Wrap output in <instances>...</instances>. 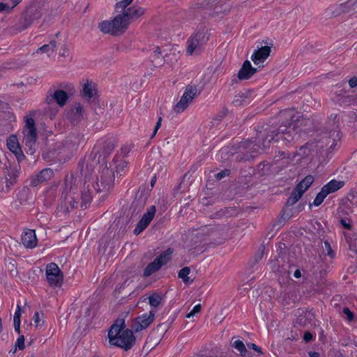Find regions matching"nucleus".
Segmentation results:
<instances>
[{
	"mask_svg": "<svg viewBox=\"0 0 357 357\" xmlns=\"http://www.w3.org/2000/svg\"><path fill=\"white\" fill-rule=\"evenodd\" d=\"M26 130V132L24 134L23 140H37L38 139V133H37L36 128L28 129Z\"/></svg>",
	"mask_w": 357,
	"mask_h": 357,
	"instance_id": "c03bdc74",
	"label": "nucleus"
},
{
	"mask_svg": "<svg viewBox=\"0 0 357 357\" xmlns=\"http://www.w3.org/2000/svg\"><path fill=\"white\" fill-rule=\"evenodd\" d=\"M161 122H162V118L161 117H159L155 126V128H154V130H153V134L151 136V138L152 139L153 137H155V135H156L158 129L160 128L161 126Z\"/></svg>",
	"mask_w": 357,
	"mask_h": 357,
	"instance_id": "338daca9",
	"label": "nucleus"
},
{
	"mask_svg": "<svg viewBox=\"0 0 357 357\" xmlns=\"http://www.w3.org/2000/svg\"><path fill=\"white\" fill-rule=\"evenodd\" d=\"M340 222L344 229H346L347 230H351L352 225L349 222H347L345 219H344V218L340 219Z\"/></svg>",
	"mask_w": 357,
	"mask_h": 357,
	"instance_id": "69168bd1",
	"label": "nucleus"
},
{
	"mask_svg": "<svg viewBox=\"0 0 357 357\" xmlns=\"http://www.w3.org/2000/svg\"><path fill=\"white\" fill-rule=\"evenodd\" d=\"M229 111L227 107H223L222 109L218 114L215 120L221 121L225 116H227Z\"/></svg>",
	"mask_w": 357,
	"mask_h": 357,
	"instance_id": "e2e57ef3",
	"label": "nucleus"
},
{
	"mask_svg": "<svg viewBox=\"0 0 357 357\" xmlns=\"http://www.w3.org/2000/svg\"><path fill=\"white\" fill-rule=\"evenodd\" d=\"M151 189H149L146 185H142L136 193L134 200L132 201L129 212L131 213V218L137 216L144 209L148 198L150 196Z\"/></svg>",
	"mask_w": 357,
	"mask_h": 357,
	"instance_id": "20e7f679",
	"label": "nucleus"
},
{
	"mask_svg": "<svg viewBox=\"0 0 357 357\" xmlns=\"http://www.w3.org/2000/svg\"><path fill=\"white\" fill-rule=\"evenodd\" d=\"M54 176V172L50 168H45L36 175L31 176L30 185L36 187L39 184L50 180Z\"/></svg>",
	"mask_w": 357,
	"mask_h": 357,
	"instance_id": "f3484780",
	"label": "nucleus"
},
{
	"mask_svg": "<svg viewBox=\"0 0 357 357\" xmlns=\"http://www.w3.org/2000/svg\"><path fill=\"white\" fill-rule=\"evenodd\" d=\"M338 98L337 101L340 102V103L342 104H347L350 105L351 102L354 100L353 98L350 96H342L341 93L337 95Z\"/></svg>",
	"mask_w": 357,
	"mask_h": 357,
	"instance_id": "603ef678",
	"label": "nucleus"
},
{
	"mask_svg": "<svg viewBox=\"0 0 357 357\" xmlns=\"http://www.w3.org/2000/svg\"><path fill=\"white\" fill-rule=\"evenodd\" d=\"M324 246L327 250L328 255L330 256L331 258H333L335 257V252L332 250L331 244L328 241H324Z\"/></svg>",
	"mask_w": 357,
	"mask_h": 357,
	"instance_id": "052dcab7",
	"label": "nucleus"
},
{
	"mask_svg": "<svg viewBox=\"0 0 357 357\" xmlns=\"http://www.w3.org/2000/svg\"><path fill=\"white\" fill-rule=\"evenodd\" d=\"M303 195L302 192H300L299 190H297L296 188L292 190L285 203V206L281 211V218L283 220H289L293 215L292 209H288L287 208L294 205L301 198Z\"/></svg>",
	"mask_w": 357,
	"mask_h": 357,
	"instance_id": "4468645a",
	"label": "nucleus"
},
{
	"mask_svg": "<svg viewBox=\"0 0 357 357\" xmlns=\"http://www.w3.org/2000/svg\"><path fill=\"white\" fill-rule=\"evenodd\" d=\"M248 142H245V141H242L237 144H230L228 146H227V149H228L227 153H230L231 155H234L235 153H239L240 151H246L248 146H246Z\"/></svg>",
	"mask_w": 357,
	"mask_h": 357,
	"instance_id": "c756f323",
	"label": "nucleus"
},
{
	"mask_svg": "<svg viewBox=\"0 0 357 357\" xmlns=\"http://www.w3.org/2000/svg\"><path fill=\"white\" fill-rule=\"evenodd\" d=\"M190 273V269L189 267L185 266L181 268L178 273V276L179 278L182 279L185 284H189L192 282V280H190L188 276Z\"/></svg>",
	"mask_w": 357,
	"mask_h": 357,
	"instance_id": "e433bc0d",
	"label": "nucleus"
},
{
	"mask_svg": "<svg viewBox=\"0 0 357 357\" xmlns=\"http://www.w3.org/2000/svg\"><path fill=\"white\" fill-rule=\"evenodd\" d=\"M209 36L210 33L206 27H199L188 40L187 53L192 54L196 49L201 47L208 40Z\"/></svg>",
	"mask_w": 357,
	"mask_h": 357,
	"instance_id": "423d86ee",
	"label": "nucleus"
},
{
	"mask_svg": "<svg viewBox=\"0 0 357 357\" xmlns=\"http://www.w3.org/2000/svg\"><path fill=\"white\" fill-rule=\"evenodd\" d=\"M99 162V158H96L95 160L93 161L92 160L89 159V155L79 162L78 168L80 169L81 174L84 176L85 179L90 177L95 166Z\"/></svg>",
	"mask_w": 357,
	"mask_h": 357,
	"instance_id": "dca6fc26",
	"label": "nucleus"
},
{
	"mask_svg": "<svg viewBox=\"0 0 357 357\" xmlns=\"http://www.w3.org/2000/svg\"><path fill=\"white\" fill-rule=\"evenodd\" d=\"M235 212L236 209L233 207H225L213 213L211 217L214 219L228 218L232 216Z\"/></svg>",
	"mask_w": 357,
	"mask_h": 357,
	"instance_id": "bb28decb",
	"label": "nucleus"
},
{
	"mask_svg": "<svg viewBox=\"0 0 357 357\" xmlns=\"http://www.w3.org/2000/svg\"><path fill=\"white\" fill-rule=\"evenodd\" d=\"M69 98L68 93L62 89H57L53 94H50L46 98L47 104H50L52 102L55 101L60 107L64 106Z\"/></svg>",
	"mask_w": 357,
	"mask_h": 357,
	"instance_id": "aec40b11",
	"label": "nucleus"
},
{
	"mask_svg": "<svg viewBox=\"0 0 357 357\" xmlns=\"http://www.w3.org/2000/svg\"><path fill=\"white\" fill-rule=\"evenodd\" d=\"M115 146L116 145L113 140L107 139L102 142L101 145L98 144L93 147L91 153L90 155H89V159L93 161L96 158L97 155H98V158L99 159L101 157L105 159L110 155V153L114 149Z\"/></svg>",
	"mask_w": 357,
	"mask_h": 357,
	"instance_id": "f8f14e48",
	"label": "nucleus"
},
{
	"mask_svg": "<svg viewBox=\"0 0 357 357\" xmlns=\"http://www.w3.org/2000/svg\"><path fill=\"white\" fill-rule=\"evenodd\" d=\"M327 196L328 195L325 191L323 189H321V191L317 195L315 199H314L312 204L315 206H319L321 204Z\"/></svg>",
	"mask_w": 357,
	"mask_h": 357,
	"instance_id": "a18cd8bd",
	"label": "nucleus"
},
{
	"mask_svg": "<svg viewBox=\"0 0 357 357\" xmlns=\"http://www.w3.org/2000/svg\"><path fill=\"white\" fill-rule=\"evenodd\" d=\"M162 266V263H159L155 259L153 261L149 264L144 270L143 275L144 277H149L153 273L158 271Z\"/></svg>",
	"mask_w": 357,
	"mask_h": 357,
	"instance_id": "c85d7f7f",
	"label": "nucleus"
},
{
	"mask_svg": "<svg viewBox=\"0 0 357 357\" xmlns=\"http://www.w3.org/2000/svg\"><path fill=\"white\" fill-rule=\"evenodd\" d=\"M156 212V208L155 206H151L147 208L146 212L142 215V218L136 225L133 233L135 235H138L142 233L151 223L153 219Z\"/></svg>",
	"mask_w": 357,
	"mask_h": 357,
	"instance_id": "2eb2a0df",
	"label": "nucleus"
},
{
	"mask_svg": "<svg viewBox=\"0 0 357 357\" xmlns=\"http://www.w3.org/2000/svg\"><path fill=\"white\" fill-rule=\"evenodd\" d=\"M47 280L51 287H61L63 280V274L55 263L47 265L45 273Z\"/></svg>",
	"mask_w": 357,
	"mask_h": 357,
	"instance_id": "9b49d317",
	"label": "nucleus"
},
{
	"mask_svg": "<svg viewBox=\"0 0 357 357\" xmlns=\"http://www.w3.org/2000/svg\"><path fill=\"white\" fill-rule=\"evenodd\" d=\"M255 158V155L249 153L248 151H243L238 153L236 155V161L238 162H252Z\"/></svg>",
	"mask_w": 357,
	"mask_h": 357,
	"instance_id": "7c9ffc66",
	"label": "nucleus"
},
{
	"mask_svg": "<svg viewBox=\"0 0 357 357\" xmlns=\"http://www.w3.org/2000/svg\"><path fill=\"white\" fill-rule=\"evenodd\" d=\"M13 153L15 155L19 163L25 158V155L24 154L21 147L17 149L15 152H13Z\"/></svg>",
	"mask_w": 357,
	"mask_h": 357,
	"instance_id": "13d9d810",
	"label": "nucleus"
},
{
	"mask_svg": "<svg viewBox=\"0 0 357 357\" xmlns=\"http://www.w3.org/2000/svg\"><path fill=\"white\" fill-rule=\"evenodd\" d=\"M7 148L10 152H15L17 149H20L21 146L18 142V139L15 135H10L6 141Z\"/></svg>",
	"mask_w": 357,
	"mask_h": 357,
	"instance_id": "473e14b6",
	"label": "nucleus"
},
{
	"mask_svg": "<svg viewBox=\"0 0 357 357\" xmlns=\"http://www.w3.org/2000/svg\"><path fill=\"white\" fill-rule=\"evenodd\" d=\"M339 120L337 114H335L334 116L331 114V119L328 121V126L332 130H335L339 128Z\"/></svg>",
	"mask_w": 357,
	"mask_h": 357,
	"instance_id": "49530a36",
	"label": "nucleus"
},
{
	"mask_svg": "<svg viewBox=\"0 0 357 357\" xmlns=\"http://www.w3.org/2000/svg\"><path fill=\"white\" fill-rule=\"evenodd\" d=\"M347 199L351 204H357V191L351 190L347 196Z\"/></svg>",
	"mask_w": 357,
	"mask_h": 357,
	"instance_id": "8fccbe9b",
	"label": "nucleus"
},
{
	"mask_svg": "<svg viewBox=\"0 0 357 357\" xmlns=\"http://www.w3.org/2000/svg\"><path fill=\"white\" fill-rule=\"evenodd\" d=\"M173 248H167L165 251L162 252L158 257L155 258L156 261H158L159 263H162V266L165 265L171 260V256L173 253Z\"/></svg>",
	"mask_w": 357,
	"mask_h": 357,
	"instance_id": "2f4dec72",
	"label": "nucleus"
},
{
	"mask_svg": "<svg viewBox=\"0 0 357 357\" xmlns=\"http://www.w3.org/2000/svg\"><path fill=\"white\" fill-rule=\"evenodd\" d=\"M71 189L72 188L70 189V194L67 195L66 197V199L68 200L71 208H77L79 205H80L82 208H86L91 204L93 197L92 190L89 188V185L86 186V182L84 183L83 189L81 190L80 203L77 199L71 195Z\"/></svg>",
	"mask_w": 357,
	"mask_h": 357,
	"instance_id": "6e6552de",
	"label": "nucleus"
},
{
	"mask_svg": "<svg viewBox=\"0 0 357 357\" xmlns=\"http://www.w3.org/2000/svg\"><path fill=\"white\" fill-rule=\"evenodd\" d=\"M314 181V176L312 175H307L303 178L295 188L303 194L310 187Z\"/></svg>",
	"mask_w": 357,
	"mask_h": 357,
	"instance_id": "cd10ccee",
	"label": "nucleus"
},
{
	"mask_svg": "<svg viewBox=\"0 0 357 357\" xmlns=\"http://www.w3.org/2000/svg\"><path fill=\"white\" fill-rule=\"evenodd\" d=\"M271 52V49L269 46H262L254 52L251 59L255 65H259L266 60L270 56Z\"/></svg>",
	"mask_w": 357,
	"mask_h": 357,
	"instance_id": "412c9836",
	"label": "nucleus"
},
{
	"mask_svg": "<svg viewBox=\"0 0 357 357\" xmlns=\"http://www.w3.org/2000/svg\"><path fill=\"white\" fill-rule=\"evenodd\" d=\"M257 72L258 68L252 67L250 61L245 60L237 74V78L238 80H247Z\"/></svg>",
	"mask_w": 357,
	"mask_h": 357,
	"instance_id": "6ab92c4d",
	"label": "nucleus"
},
{
	"mask_svg": "<svg viewBox=\"0 0 357 357\" xmlns=\"http://www.w3.org/2000/svg\"><path fill=\"white\" fill-rule=\"evenodd\" d=\"M119 14L121 17L124 29L126 30L130 23L137 20L145 13V9L137 6H132L128 8H119Z\"/></svg>",
	"mask_w": 357,
	"mask_h": 357,
	"instance_id": "0eeeda50",
	"label": "nucleus"
},
{
	"mask_svg": "<svg viewBox=\"0 0 357 357\" xmlns=\"http://www.w3.org/2000/svg\"><path fill=\"white\" fill-rule=\"evenodd\" d=\"M42 16L40 10L36 6H29L22 12L17 24L15 25V29L22 31L29 27L36 20Z\"/></svg>",
	"mask_w": 357,
	"mask_h": 357,
	"instance_id": "39448f33",
	"label": "nucleus"
},
{
	"mask_svg": "<svg viewBox=\"0 0 357 357\" xmlns=\"http://www.w3.org/2000/svg\"><path fill=\"white\" fill-rule=\"evenodd\" d=\"M35 111H31L30 112V116L24 117L26 130L36 128L35 121L33 119V116L35 115Z\"/></svg>",
	"mask_w": 357,
	"mask_h": 357,
	"instance_id": "37998d69",
	"label": "nucleus"
},
{
	"mask_svg": "<svg viewBox=\"0 0 357 357\" xmlns=\"http://www.w3.org/2000/svg\"><path fill=\"white\" fill-rule=\"evenodd\" d=\"M125 319L118 318L108 330V339L110 346L130 350L135 344L136 337L131 328H125Z\"/></svg>",
	"mask_w": 357,
	"mask_h": 357,
	"instance_id": "f03ea898",
	"label": "nucleus"
},
{
	"mask_svg": "<svg viewBox=\"0 0 357 357\" xmlns=\"http://www.w3.org/2000/svg\"><path fill=\"white\" fill-rule=\"evenodd\" d=\"M37 140H23L25 144V151L28 155L33 156L37 149Z\"/></svg>",
	"mask_w": 357,
	"mask_h": 357,
	"instance_id": "f704fd0d",
	"label": "nucleus"
},
{
	"mask_svg": "<svg viewBox=\"0 0 357 357\" xmlns=\"http://www.w3.org/2000/svg\"><path fill=\"white\" fill-rule=\"evenodd\" d=\"M98 28L102 33H110L113 36H117L119 31L121 33L126 31L119 15L114 17L112 20H105L100 22Z\"/></svg>",
	"mask_w": 357,
	"mask_h": 357,
	"instance_id": "9d476101",
	"label": "nucleus"
},
{
	"mask_svg": "<svg viewBox=\"0 0 357 357\" xmlns=\"http://www.w3.org/2000/svg\"><path fill=\"white\" fill-rule=\"evenodd\" d=\"M83 112V107L80 103H76L75 106L70 109V113L75 116H79Z\"/></svg>",
	"mask_w": 357,
	"mask_h": 357,
	"instance_id": "864d4df0",
	"label": "nucleus"
},
{
	"mask_svg": "<svg viewBox=\"0 0 357 357\" xmlns=\"http://www.w3.org/2000/svg\"><path fill=\"white\" fill-rule=\"evenodd\" d=\"M24 341V336L22 335H20V337L17 339V341L15 342V351L11 350L10 352L12 351L13 354H15L17 351V349L20 350H23L25 348Z\"/></svg>",
	"mask_w": 357,
	"mask_h": 357,
	"instance_id": "de8ad7c7",
	"label": "nucleus"
},
{
	"mask_svg": "<svg viewBox=\"0 0 357 357\" xmlns=\"http://www.w3.org/2000/svg\"><path fill=\"white\" fill-rule=\"evenodd\" d=\"M114 181V174L113 169L105 167L102 170L100 177L97 178V181L93 185V188L96 194L102 192V197H104L112 188Z\"/></svg>",
	"mask_w": 357,
	"mask_h": 357,
	"instance_id": "7ed1b4c3",
	"label": "nucleus"
},
{
	"mask_svg": "<svg viewBox=\"0 0 357 357\" xmlns=\"http://www.w3.org/2000/svg\"><path fill=\"white\" fill-rule=\"evenodd\" d=\"M132 1L133 0H121L117 2L114 6L115 11L119 12V8H127L130 4H131Z\"/></svg>",
	"mask_w": 357,
	"mask_h": 357,
	"instance_id": "3c124183",
	"label": "nucleus"
},
{
	"mask_svg": "<svg viewBox=\"0 0 357 357\" xmlns=\"http://www.w3.org/2000/svg\"><path fill=\"white\" fill-rule=\"evenodd\" d=\"M20 165L17 166H6L4 174L9 178H6V187L9 188L17 183V179L20 175Z\"/></svg>",
	"mask_w": 357,
	"mask_h": 357,
	"instance_id": "4be33fe9",
	"label": "nucleus"
},
{
	"mask_svg": "<svg viewBox=\"0 0 357 357\" xmlns=\"http://www.w3.org/2000/svg\"><path fill=\"white\" fill-rule=\"evenodd\" d=\"M231 174V170L229 169H225L218 174H215V178L218 181L222 180L223 178L226 176H229Z\"/></svg>",
	"mask_w": 357,
	"mask_h": 357,
	"instance_id": "4d7b16f0",
	"label": "nucleus"
},
{
	"mask_svg": "<svg viewBox=\"0 0 357 357\" xmlns=\"http://www.w3.org/2000/svg\"><path fill=\"white\" fill-rule=\"evenodd\" d=\"M56 47V41L54 40H52L50 42L49 44H45V45H43L42 47H39L37 50V52L48 53L50 51L54 52Z\"/></svg>",
	"mask_w": 357,
	"mask_h": 357,
	"instance_id": "4c0bfd02",
	"label": "nucleus"
},
{
	"mask_svg": "<svg viewBox=\"0 0 357 357\" xmlns=\"http://www.w3.org/2000/svg\"><path fill=\"white\" fill-rule=\"evenodd\" d=\"M151 59L152 62H155V64H154L155 66L157 65L161 66L164 63V59L161 56V51L159 47H157L155 50L152 53Z\"/></svg>",
	"mask_w": 357,
	"mask_h": 357,
	"instance_id": "c9c22d12",
	"label": "nucleus"
},
{
	"mask_svg": "<svg viewBox=\"0 0 357 357\" xmlns=\"http://www.w3.org/2000/svg\"><path fill=\"white\" fill-rule=\"evenodd\" d=\"M197 88L196 86L187 85L180 100L174 106V111L178 114L185 110L192 100L197 96Z\"/></svg>",
	"mask_w": 357,
	"mask_h": 357,
	"instance_id": "1a4fd4ad",
	"label": "nucleus"
},
{
	"mask_svg": "<svg viewBox=\"0 0 357 357\" xmlns=\"http://www.w3.org/2000/svg\"><path fill=\"white\" fill-rule=\"evenodd\" d=\"M247 346L249 349H253L254 351H257L259 354H263L261 349L255 343H248Z\"/></svg>",
	"mask_w": 357,
	"mask_h": 357,
	"instance_id": "0e129e2a",
	"label": "nucleus"
},
{
	"mask_svg": "<svg viewBox=\"0 0 357 357\" xmlns=\"http://www.w3.org/2000/svg\"><path fill=\"white\" fill-rule=\"evenodd\" d=\"M344 184L345 183L343 181L332 179L326 185H324L321 189H323L326 195H328L341 189L344 185Z\"/></svg>",
	"mask_w": 357,
	"mask_h": 357,
	"instance_id": "a878e982",
	"label": "nucleus"
},
{
	"mask_svg": "<svg viewBox=\"0 0 357 357\" xmlns=\"http://www.w3.org/2000/svg\"><path fill=\"white\" fill-rule=\"evenodd\" d=\"M155 319V312L151 310L149 314L144 313L135 317L131 324V328L135 333L140 332L147 328Z\"/></svg>",
	"mask_w": 357,
	"mask_h": 357,
	"instance_id": "ddd939ff",
	"label": "nucleus"
},
{
	"mask_svg": "<svg viewBox=\"0 0 357 357\" xmlns=\"http://www.w3.org/2000/svg\"><path fill=\"white\" fill-rule=\"evenodd\" d=\"M3 3H8V9L5 10L4 12L10 13L13 9L17 6L22 0H3Z\"/></svg>",
	"mask_w": 357,
	"mask_h": 357,
	"instance_id": "09e8293b",
	"label": "nucleus"
},
{
	"mask_svg": "<svg viewBox=\"0 0 357 357\" xmlns=\"http://www.w3.org/2000/svg\"><path fill=\"white\" fill-rule=\"evenodd\" d=\"M264 250L265 246L264 244H261L255 253L253 259H252V266L257 264L261 259L264 255Z\"/></svg>",
	"mask_w": 357,
	"mask_h": 357,
	"instance_id": "79ce46f5",
	"label": "nucleus"
},
{
	"mask_svg": "<svg viewBox=\"0 0 357 357\" xmlns=\"http://www.w3.org/2000/svg\"><path fill=\"white\" fill-rule=\"evenodd\" d=\"M349 84L350 88L353 89L355 88L357 86V77L356 76L352 77L349 80Z\"/></svg>",
	"mask_w": 357,
	"mask_h": 357,
	"instance_id": "774afa93",
	"label": "nucleus"
},
{
	"mask_svg": "<svg viewBox=\"0 0 357 357\" xmlns=\"http://www.w3.org/2000/svg\"><path fill=\"white\" fill-rule=\"evenodd\" d=\"M309 315H310V312H305L304 314L300 315L296 319V323L302 326H305Z\"/></svg>",
	"mask_w": 357,
	"mask_h": 357,
	"instance_id": "5fc2aeb1",
	"label": "nucleus"
},
{
	"mask_svg": "<svg viewBox=\"0 0 357 357\" xmlns=\"http://www.w3.org/2000/svg\"><path fill=\"white\" fill-rule=\"evenodd\" d=\"M202 305L200 304H197L194 306L192 310L186 315L187 318H190L191 317L195 316L196 314L201 312Z\"/></svg>",
	"mask_w": 357,
	"mask_h": 357,
	"instance_id": "bf43d9fd",
	"label": "nucleus"
},
{
	"mask_svg": "<svg viewBox=\"0 0 357 357\" xmlns=\"http://www.w3.org/2000/svg\"><path fill=\"white\" fill-rule=\"evenodd\" d=\"M42 156L44 160L49 162L59 163V165L64 162V159L63 156L61 155V152L56 149H52L43 152Z\"/></svg>",
	"mask_w": 357,
	"mask_h": 357,
	"instance_id": "b1692460",
	"label": "nucleus"
},
{
	"mask_svg": "<svg viewBox=\"0 0 357 357\" xmlns=\"http://www.w3.org/2000/svg\"><path fill=\"white\" fill-rule=\"evenodd\" d=\"M343 314L346 316V319L349 321L354 320V314L348 307H344L342 310Z\"/></svg>",
	"mask_w": 357,
	"mask_h": 357,
	"instance_id": "6e6d98bb",
	"label": "nucleus"
},
{
	"mask_svg": "<svg viewBox=\"0 0 357 357\" xmlns=\"http://www.w3.org/2000/svg\"><path fill=\"white\" fill-rule=\"evenodd\" d=\"M303 339L305 342H310L314 339V337L311 332L305 331L304 333Z\"/></svg>",
	"mask_w": 357,
	"mask_h": 357,
	"instance_id": "680f3d73",
	"label": "nucleus"
},
{
	"mask_svg": "<svg viewBox=\"0 0 357 357\" xmlns=\"http://www.w3.org/2000/svg\"><path fill=\"white\" fill-rule=\"evenodd\" d=\"M21 314H22V309L20 305H17V309L15 310L14 317H13V325L15 331L20 334V324H21Z\"/></svg>",
	"mask_w": 357,
	"mask_h": 357,
	"instance_id": "72a5a7b5",
	"label": "nucleus"
},
{
	"mask_svg": "<svg viewBox=\"0 0 357 357\" xmlns=\"http://www.w3.org/2000/svg\"><path fill=\"white\" fill-rule=\"evenodd\" d=\"M252 90H248L245 92H240L235 96L234 99L232 101V105L235 107H241L250 104L249 98L252 93Z\"/></svg>",
	"mask_w": 357,
	"mask_h": 357,
	"instance_id": "393cba45",
	"label": "nucleus"
},
{
	"mask_svg": "<svg viewBox=\"0 0 357 357\" xmlns=\"http://www.w3.org/2000/svg\"><path fill=\"white\" fill-rule=\"evenodd\" d=\"M82 96L84 98H87L90 102L91 106L96 110V106L98 102L97 91L92 86L91 83L87 82L84 84L82 91H81Z\"/></svg>",
	"mask_w": 357,
	"mask_h": 357,
	"instance_id": "a211bd4d",
	"label": "nucleus"
},
{
	"mask_svg": "<svg viewBox=\"0 0 357 357\" xmlns=\"http://www.w3.org/2000/svg\"><path fill=\"white\" fill-rule=\"evenodd\" d=\"M280 121H282L279 127L268 131L266 135H262L261 139L257 140L247 139L245 146H248V152L255 155V157L261 153L266 148L269 147L271 142L284 143L285 144L294 140L299 130V116L294 109H288L281 111L278 115Z\"/></svg>",
	"mask_w": 357,
	"mask_h": 357,
	"instance_id": "f257e3e1",
	"label": "nucleus"
},
{
	"mask_svg": "<svg viewBox=\"0 0 357 357\" xmlns=\"http://www.w3.org/2000/svg\"><path fill=\"white\" fill-rule=\"evenodd\" d=\"M22 243L26 248H33L37 245V238L34 229H27L22 234Z\"/></svg>",
	"mask_w": 357,
	"mask_h": 357,
	"instance_id": "5701e85b",
	"label": "nucleus"
},
{
	"mask_svg": "<svg viewBox=\"0 0 357 357\" xmlns=\"http://www.w3.org/2000/svg\"><path fill=\"white\" fill-rule=\"evenodd\" d=\"M149 301L151 307H157L160 305L162 301V296L158 293H153L149 297Z\"/></svg>",
	"mask_w": 357,
	"mask_h": 357,
	"instance_id": "58836bf2",
	"label": "nucleus"
},
{
	"mask_svg": "<svg viewBox=\"0 0 357 357\" xmlns=\"http://www.w3.org/2000/svg\"><path fill=\"white\" fill-rule=\"evenodd\" d=\"M231 346L239 351L240 354L242 356H245L246 355L248 351L243 341L239 340H236L231 344Z\"/></svg>",
	"mask_w": 357,
	"mask_h": 357,
	"instance_id": "a19ab883",
	"label": "nucleus"
},
{
	"mask_svg": "<svg viewBox=\"0 0 357 357\" xmlns=\"http://www.w3.org/2000/svg\"><path fill=\"white\" fill-rule=\"evenodd\" d=\"M219 231L215 227H208V226H204L201 229V232L198 233L199 235H206L208 236H215Z\"/></svg>",
	"mask_w": 357,
	"mask_h": 357,
	"instance_id": "ea45409f",
	"label": "nucleus"
}]
</instances>
